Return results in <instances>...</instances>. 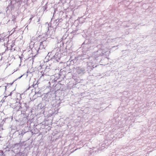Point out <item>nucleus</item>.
<instances>
[{
	"instance_id": "obj_1",
	"label": "nucleus",
	"mask_w": 156,
	"mask_h": 156,
	"mask_svg": "<svg viewBox=\"0 0 156 156\" xmlns=\"http://www.w3.org/2000/svg\"><path fill=\"white\" fill-rule=\"evenodd\" d=\"M12 18L13 19L12 20V21H15V20L16 19V17L15 15L12 16Z\"/></svg>"
},
{
	"instance_id": "obj_2",
	"label": "nucleus",
	"mask_w": 156,
	"mask_h": 156,
	"mask_svg": "<svg viewBox=\"0 0 156 156\" xmlns=\"http://www.w3.org/2000/svg\"><path fill=\"white\" fill-rule=\"evenodd\" d=\"M42 42H41V43H42Z\"/></svg>"
},
{
	"instance_id": "obj_3",
	"label": "nucleus",
	"mask_w": 156,
	"mask_h": 156,
	"mask_svg": "<svg viewBox=\"0 0 156 156\" xmlns=\"http://www.w3.org/2000/svg\"><path fill=\"white\" fill-rule=\"evenodd\" d=\"M22 76H21L19 78H20Z\"/></svg>"
}]
</instances>
